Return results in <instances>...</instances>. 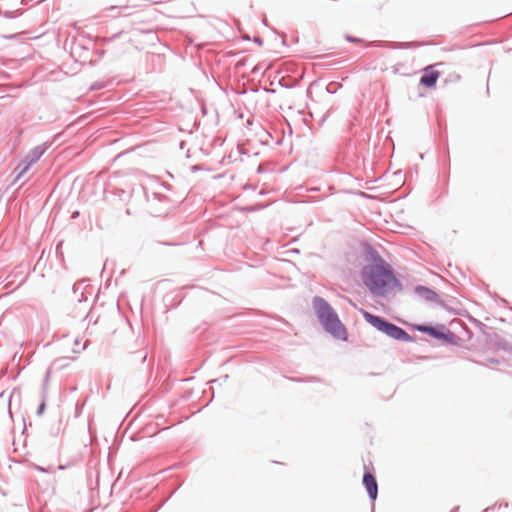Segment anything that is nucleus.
<instances>
[{
	"instance_id": "nucleus-16",
	"label": "nucleus",
	"mask_w": 512,
	"mask_h": 512,
	"mask_svg": "<svg viewBox=\"0 0 512 512\" xmlns=\"http://www.w3.org/2000/svg\"><path fill=\"white\" fill-rule=\"evenodd\" d=\"M254 42L258 43L259 45H261V44H262V40H261V38H259V37H255V38H254Z\"/></svg>"
},
{
	"instance_id": "nucleus-1",
	"label": "nucleus",
	"mask_w": 512,
	"mask_h": 512,
	"mask_svg": "<svg viewBox=\"0 0 512 512\" xmlns=\"http://www.w3.org/2000/svg\"><path fill=\"white\" fill-rule=\"evenodd\" d=\"M364 287L374 296L385 297L401 289L393 268L383 259L364 265L360 272Z\"/></svg>"
},
{
	"instance_id": "nucleus-9",
	"label": "nucleus",
	"mask_w": 512,
	"mask_h": 512,
	"mask_svg": "<svg viewBox=\"0 0 512 512\" xmlns=\"http://www.w3.org/2000/svg\"><path fill=\"white\" fill-rule=\"evenodd\" d=\"M22 14H23V10H21V9H17V10H14V11H4L2 13L3 17L8 18V19L18 18Z\"/></svg>"
},
{
	"instance_id": "nucleus-4",
	"label": "nucleus",
	"mask_w": 512,
	"mask_h": 512,
	"mask_svg": "<svg viewBox=\"0 0 512 512\" xmlns=\"http://www.w3.org/2000/svg\"><path fill=\"white\" fill-rule=\"evenodd\" d=\"M364 319L377 330L383 332L387 336L403 342H411L412 337L401 327H398L390 322L385 321L379 316L373 315L365 310H362Z\"/></svg>"
},
{
	"instance_id": "nucleus-15",
	"label": "nucleus",
	"mask_w": 512,
	"mask_h": 512,
	"mask_svg": "<svg viewBox=\"0 0 512 512\" xmlns=\"http://www.w3.org/2000/svg\"><path fill=\"white\" fill-rule=\"evenodd\" d=\"M44 408H45V403H41L39 410H38V414H42L44 411Z\"/></svg>"
},
{
	"instance_id": "nucleus-14",
	"label": "nucleus",
	"mask_w": 512,
	"mask_h": 512,
	"mask_svg": "<svg viewBox=\"0 0 512 512\" xmlns=\"http://www.w3.org/2000/svg\"><path fill=\"white\" fill-rule=\"evenodd\" d=\"M114 9H119V10H121V12H122V11L128 10V9H129V7H128V6H120V7H118V6H111V7L109 8V10H114Z\"/></svg>"
},
{
	"instance_id": "nucleus-17",
	"label": "nucleus",
	"mask_w": 512,
	"mask_h": 512,
	"mask_svg": "<svg viewBox=\"0 0 512 512\" xmlns=\"http://www.w3.org/2000/svg\"><path fill=\"white\" fill-rule=\"evenodd\" d=\"M319 191V188L317 187H312L308 190V192H318Z\"/></svg>"
},
{
	"instance_id": "nucleus-7",
	"label": "nucleus",
	"mask_w": 512,
	"mask_h": 512,
	"mask_svg": "<svg viewBox=\"0 0 512 512\" xmlns=\"http://www.w3.org/2000/svg\"><path fill=\"white\" fill-rule=\"evenodd\" d=\"M439 75L440 73L436 70L426 69L420 78V84L425 87H433L436 84Z\"/></svg>"
},
{
	"instance_id": "nucleus-13",
	"label": "nucleus",
	"mask_w": 512,
	"mask_h": 512,
	"mask_svg": "<svg viewBox=\"0 0 512 512\" xmlns=\"http://www.w3.org/2000/svg\"><path fill=\"white\" fill-rule=\"evenodd\" d=\"M104 87V84L102 82H95L91 85L90 90H100Z\"/></svg>"
},
{
	"instance_id": "nucleus-6",
	"label": "nucleus",
	"mask_w": 512,
	"mask_h": 512,
	"mask_svg": "<svg viewBox=\"0 0 512 512\" xmlns=\"http://www.w3.org/2000/svg\"><path fill=\"white\" fill-rule=\"evenodd\" d=\"M363 484L372 500H375L377 498L378 494V485L375 477L370 474L366 473L363 477Z\"/></svg>"
},
{
	"instance_id": "nucleus-3",
	"label": "nucleus",
	"mask_w": 512,
	"mask_h": 512,
	"mask_svg": "<svg viewBox=\"0 0 512 512\" xmlns=\"http://www.w3.org/2000/svg\"><path fill=\"white\" fill-rule=\"evenodd\" d=\"M62 137V133L54 135L51 139L44 143L32 148L24 157V159L16 166L14 173L16 176L14 182L17 181L23 174H25L35 163H37L45 152Z\"/></svg>"
},
{
	"instance_id": "nucleus-12",
	"label": "nucleus",
	"mask_w": 512,
	"mask_h": 512,
	"mask_svg": "<svg viewBox=\"0 0 512 512\" xmlns=\"http://www.w3.org/2000/svg\"><path fill=\"white\" fill-rule=\"evenodd\" d=\"M345 39H346L347 41H349V42H353V43H361V42H362V39L357 38V37H353V36L348 35V34H346V35H345Z\"/></svg>"
},
{
	"instance_id": "nucleus-8",
	"label": "nucleus",
	"mask_w": 512,
	"mask_h": 512,
	"mask_svg": "<svg viewBox=\"0 0 512 512\" xmlns=\"http://www.w3.org/2000/svg\"><path fill=\"white\" fill-rule=\"evenodd\" d=\"M143 189L146 191L148 189H156L159 187H163L165 189H169L163 182H161L156 176H147L145 181L142 184Z\"/></svg>"
},
{
	"instance_id": "nucleus-5",
	"label": "nucleus",
	"mask_w": 512,
	"mask_h": 512,
	"mask_svg": "<svg viewBox=\"0 0 512 512\" xmlns=\"http://www.w3.org/2000/svg\"><path fill=\"white\" fill-rule=\"evenodd\" d=\"M442 329H444V327H442ZM418 330L423 333H426L430 336H433L437 339H443V340H447V341L451 340V338L453 336L450 331L438 330L434 327H429V326H419Z\"/></svg>"
},
{
	"instance_id": "nucleus-11",
	"label": "nucleus",
	"mask_w": 512,
	"mask_h": 512,
	"mask_svg": "<svg viewBox=\"0 0 512 512\" xmlns=\"http://www.w3.org/2000/svg\"><path fill=\"white\" fill-rule=\"evenodd\" d=\"M417 291H418L419 293H420V292H424V293L426 294V297H427L428 299H433V298L436 296V294H435L433 291H431V290H429V289H427V288H417Z\"/></svg>"
},
{
	"instance_id": "nucleus-10",
	"label": "nucleus",
	"mask_w": 512,
	"mask_h": 512,
	"mask_svg": "<svg viewBox=\"0 0 512 512\" xmlns=\"http://www.w3.org/2000/svg\"><path fill=\"white\" fill-rule=\"evenodd\" d=\"M25 34H26L25 32H19V33H14V34L2 35V37L7 40H17V39H22L23 35H25Z\"/></svg>"
},
{
	"instance_id": "nucleus-2",
	"label": "nucleus",
	"mask_w": 512,
	"mask_h": 512,
	"mask_svg": "<svg viewBox=\"0 0 512 512\" xmlns=\"http://www.w3.org/2000/svg\"><path fill=\"white\" fill-rule=\"evenodd\" d=\"M313 307L326 332L341 341L348 339L346 327L341 322L334 309L324 299L315 297L313 299Z\"/></svg>"
}]
</instances>
